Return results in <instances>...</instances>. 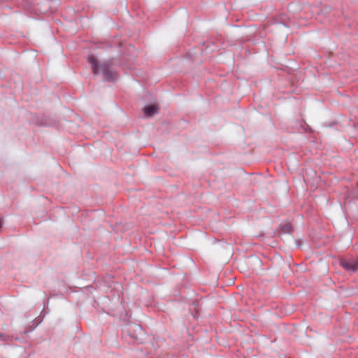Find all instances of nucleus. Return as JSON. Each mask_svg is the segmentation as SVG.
<instances>
[{
	"label": "nucleus",
	"instance_id": "2",
	"mask_svg": "<svg viewBox=\"0 0 358 358\" xmlns=\"http://www.w3.org/2000/svg\"><path fill=\"white\" fill-rule=\"evenodd\" d=\"M341 266L348 271H356L358 270V262L354 260L341 262Z\"/></svg>",
	"mask_w": 358,
	"mask_h": 358
},
{
	"label": "nucleus",
	"instance_id": "3",
	"mask_svg": "<svg viewBox=\"0 0 358 358\" xmlns=\"http://www.w3.org/2000/svg\"><path fill=\"white\" fill-rule=\"evenodd\" d=\"M143 110H144V113L145 114V115H147L148 117H151L153 115L158 113L159 108H158L157 106H156V105H149V106H146L143 108Z\"/></svg>",
	"mask_w": 358,
	"mask_h": 358
},
{
	"label": "nucleus",
	"instance_id": "5",
	"mask_svg": "<svg viewBox=\"0 0 358 358\" xmlns=\"http://www.w3.org/2000/svg\"><path fill=\"white\" fill-rule=\"evenodd\" d=\"M357 126H358V122H357Z\"/></svg>",
	"mask_w": 358,
	"mask_h": 358
},
{
	"label": "nucleus",
	"instance_id": "4",
	"mask_svg": "<svg viewBox=\"0 0 358 358\" xmlns=\"http://www.w3.org/2000/svg\"><path fill=\"white\" fill-rule=\"evenodd\" d=\"M1 226H2V220H1V219H0V228L1 227Z\"/></svg>",
	"mask_w": 358,
	"mask_h": 358
},
{
	"label": "nucleus",
	"instance_id": "1",
	"mask_svg": "<svg viewBox=\"0 0 358 358\" xmlns=\"http://www.w3.org/2000/svg\"><path fill=\"white\" fill-rule=\"evenodd\" d=\"M88 62L91 64L92 69L94 74H98L100 69L103 71V74L105 78L108 80H113L116 78V74L108 69H105L102 66H98L96 59L94 56L90 55L87 59Z\"/></svg>",
	"mask_w": 358,
	"mask_h": 358
}]
</instances>
